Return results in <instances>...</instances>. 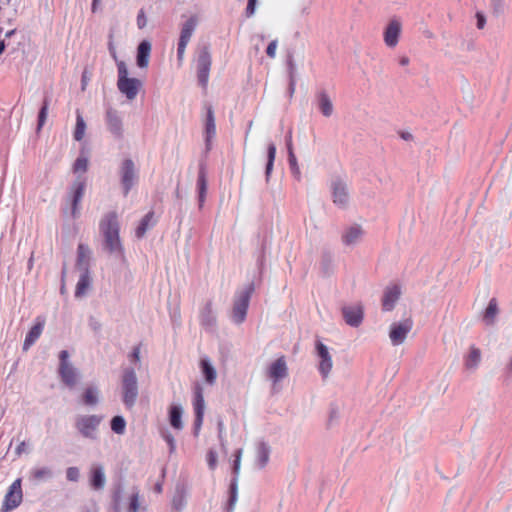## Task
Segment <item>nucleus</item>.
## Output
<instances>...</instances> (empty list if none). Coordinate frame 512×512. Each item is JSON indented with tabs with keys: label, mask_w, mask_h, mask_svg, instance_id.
<instances>
[{
	"label": "nucleus",
	"mask_w": 512,
	"mask_h": 512,
	"mask_svg": "<svg viewBox=\"0 0 512 512\" xmlns=\"http://www.w3.org/2000/svg\"><path fill=\"white\" fill-rule=\"evenodd\" d=\"M67 477L70 480H74L78 477H80V472L78 468L71 467L67 470Z\"/></svg>",
	"instance_id": "41"
},
{
	"label": "nucleus",
	"mask_w": 512,
	"mask_h": 512,
	"mask_svg": "<svg viewBox=\"0 0 512 512\" xmlns=\"http://www.w3.org/2000/svg\"><path fill=\"white\" fill-rule=\"evenodd\" d=\"M496 312H497L496 305L494 303H489V305L485 311V318L487 320H492V318L494 317Z\"/></svg>",
	"instance_id": "39"
},
{
	"label": "nucleus",
	"mask_w": 512,
	"mask_h": 512,
	"mask_svg": "<svg viewBox=\"0 0 512 512\" xmlns=\"http://www.w3.org/2000/svg\"><path fill=\"white\" fill-rule=\"evenodd\" d=\"M343 316L347 324L358 326L363 319V309L359 305L347 306L343 309Z\"/></svg>",
	"instance_id": "18"
},
{
	"label": "nucleus",
	"mask_w": 512,
	"mask_h": 512,
	"mask_svg": "<svg viewBox=\"0 0 512 512\" xmlns=\"http://www.w3.org/2000/svg\"><path fill=\"white\" fill-rule=\"evenodd\" d=\"M226 502L224 510L226 512H234L238 500V485L237 482H230L226 490Z\"/></svg>",
	"instance_id": "19"
},
{
	"label": "nucleus",
	"mask_w": 512,
	"mask_h": 512,
	"mask_svg": "<svg viewBox=\"0 0 512 512\" xmlns=\"http://www.w3.org/2000/svg\"><path fill=\"white\" fill-rule=\"evenodd\" d=\"M137 24L140 28H144L148 24V19L144 14H140L137 19Z\"/></svg>",
	"instance_id": "43"
},
{
	"label": "nucleus",
	"mask_w": 512,
	"mask_h": 512,
	"mask_svg": "<svg viewBox=\"0 0 512 512\" xmlns=\"http://www.w3.org/2000/svg\"><path fill=\"white\" fill-rule=\"evenodd\" d=\"M402 22L398 19L390 20L383 30V40L387 47L395 48L402 33Z\"/></svg>",
	"instance_id": "9"
},
{
	"label": "nucleus",
	"mask_w": 512,
	"mask_h": 512,
	"mask_svg": "<svg viewBox=\"0 0 512 512\" xmlns=\"http://www.w3.org/2000/svg\"><path fill=\"white\" fill-rule=\"evenodd\" d=\"M155 491L157 493H161L162 492V484L161 483H157L156 486H155Z\"/></svg>",
	"instance_id": "48"
},
{
	"label": "nucleus",
	"mask_w": 512,
	"mask_h": 512,
	"mask_svg": "<svg viewBox=\"0 0 512 512\" xmlns=\"http://www.w3.org/2000/svg\"><path fill=\"white\" fill-rule=\"evenodd\" d=\"M478 26H479L480 28H482V27H483V20H482V19H480V20H479Z\"/></svg>",
	"instance_id": "50"
},
{
	"label": "nucleus",
	"mask_w": 512,
	"mask_h": 512,
	"mask_svg": "<svg viewBox=\"0 0 512 512\" xmlns=\"http://www.w3.org/2000/svg\"><path fill=\"white\" fill-rule=\"evenodd\" d=\"M94 490H100L103 488L105 482H91Z\"/></svg>",
	"instance_id": "45"
},
{
	"label": "nucleus",
	"mask_w": 512,
	"mask_h": 512,
	"mask_svg": "<svg viewBox=\"0 0 512 512\" xmlns=\"http://www.w3.org/2000/svg\"><path fill=\"white\" fill-rule=\"evenodd\" d=\"M183 491H184L183 485L178 484L176 486V495L173 498V506L176 509H180L183 506Z\"/></svg>",
	"instance_id": "34"
},
{
	"label": "nucleus",
	"mask_w": 512,
	"mask_h": 512,
	"mask_svg": "<svg viewBox=\"0 0 512 512\" xmlns=\"http://www.w3.org/2000/svg\"><path fill=\"white\" fill-rule=\"evenodd\" d=\"M383 306L385 310L396 309L397 314L406 313V303L401 298V293L398 288L389 289L383 299Z\"/></svg>",
	"instance_id": "10"
},
{
	"label": "nucleus",
	"mask_w": 512,
	"mask_h": 512,
	"mask_svg": "<svg viewBox=\"0 0 512 512\" xmlns=\"http://www.w3.org/2000/svg\"><path fill=\"white\" fill-rule=\"evenodd\" d=\"M61 375L67 384H73L77 378L75 369L66 362L61 365Z\"/></svg>",
	"instance_id": "23"
},
{
	"label": "nucleus",
	"mask_w": 512,
	"mask_h": 512,
	"mask_svg": "<svg viewBox=\"0 0 512 512\" xmlns=\"http://www.w3.org/2000/svg\"><path fill=\"white\" fill-rule=\"evenodd\" d=\"M102 418L97 415H88L81 417L77 422L79 431L86 437H94Z\"/></svg>",
	"instance_id": "12"
},
{
	"label": "nucleus",
	"mask_w": 512,
	"mask_h": 512,
	"mask_svg": "<svg viewBox=\"0 0 512 512\" xmlns=\"http://www.w3.org/2000/svg\"><path fill=\"white\" fill-rule=\"evenodd\" d=\"M269 447L262 442H248L232 458V468L238 476L250 477L268 461Z\"/></svg>",
	"instance_id": "1"
},
{
	"label": "nucleus",
	"mask_w": 512,
	"mask_h": 512,
	"mask_svg": "<svg viewBox=\"0 0 512 512\" xmlns=\"http://www.w3.org/2000/svg\"><path fill=\"white\" fill-rule=\"evenodd\" d=\"M235 435V428L233 425H220V437L223 445H227L230 443L231 438Z\"/></svg>",
	"instance_id": "28"
},
{
	"label": "nucleus",
	"mask_w": 512,
	"mask_h": 512,
	"mask_svg": "<svg viewBox=\"0 0 512 512\" xmlns=\"http://www.w3.org/2000/svg\"><path fill=\"white\" fill-rule=\"evenodd\" d=\"M126 428V421L122 416H115L111 420V429L117 434H123Z\"/></svg>",
	"instance_id": "32"
},
{
	"label": "nucleus",
	"mask_w": 512,
	"mask_h": 512,
	"mask_svg": "<svg viewBox=\"0 0 512 512\" xmlns=\"http://www.w3.org/2000/svg\"><path fill=\"white\" fill-rule=\"evenodd\" d=\"M34 476L37 478H46V477H51L52 475H51L50 470H48L46 468H41L35 472Z\"/></svg>",
	"instance_id": "42"
},
{
	"label": "nucleus",
	"mask_w": 512,
	"mask_h": 512,
	"mask_svg": "<svg viewBox=\"0 0 512 512\" xmlns=\"http://www.w3.org/2000/svg\"><path fill=\"white\" fill-rule=\"evenodd\" d=\"M185 409L180 403H171L167 408V417L170 426L175 430H182L185 426Z\"/></svg>",
	"instance_id": "11"
},
{
	"label": "nucleus",
	"mask_w": 512,
	"mask_h": 512,
	"mask_svg": "<svg viewBox=\"0 0 512 512\" xmlns=\"http://www.w3.org/2000/svg\"><path fill=\"white\" fill-rule=\"evenodd\" d=\"M194 409L196 413V425L199 427L203 420L205 411V401L202 395L198 394L194 403Z\"/></svg>",
	"instance_id": "26"
},
{
	"label": "nucleus",
	"mask_w": 512,
	"mask_h": 512,
	"mask_svg": "<svg viewBox=\"0 0 512 512\" xmlns=\"http://www.w3.org/2000/svg\"><path fill=\"white\" fill-rule=\"evenodd\" d=\"M5 50V43L4 41H0V55L3 53V51Z\"/></svg>",
	"instance_id": "49"
},
{
	"label": "nucleus",
	"mask_w": 512,
	"mask_h": 512,
	"mask_svg": "<svg viewBox=\"0 0 512 512\" xmlns=\"http://www.w3.org/2000/svg\"><path fill=\"white\" fill-rule=\"evenodd\" d=\"M248 307V297L247 296H241L239 299L236 300L234 307H233V319L234 321L240 323L244 320L246 316V311Z\"/></svg>",
	"instance_id": "20"
},
{
	"label": "nucleus",
	"mask_w": 512,
	"mask_h": 512,
	"mask_svg": "<svg viewBox=\"0 0 512 512\" xmlns=\"http://www.w3.org/2000/svg\"><path fill=\"white\" fill-rule=\"evenodd\" d=\"M206 128L208 133L213 134L215 132V124L211 112L208 114Z\"/></svg>",
	"instance_id": "40"
},
{
	"label": "nucleus",
	"mask_w": 512,
	"mask_h": 512,
	"mask_svg": "<svg viewBox=\"0 0 512 512\" xmlns=\"http://www.w3.org/2000/svg\"><path fill=\"white\" fill-rule=\"evenodd\" d=\"M319 107L322 114L329 117L333 113V103L327 95H322L319 100Z\"/></svg>",
	"instance_id": "30"
},
{
	"label": "nucleus",
	"mask_w": 512,
	"mask_h": 512,
	"mask_svg": "<svg viewBox=\"0 0 512 512\" xmlns=\"http://www.w3.org/2000/svg\"><path fill=\"white\" fill-rule=\"evenodd\" d=\"M120 498H121V488H120V486H118L115 489L114 495H113V500H114L115 506H118V504L120 502Z\"/></svg>",
	"instance_id": "44"
},
{
	"label": "nucleus",
	"mask_w": 512,
	"mask_h": 512,
	"mask_svg": "<svg viewBox=\"0 0 512 512\" xmlns=\"http://www.w3.org/2000/svg\"><path fill=\"white\" fill-rule=\"evenodd\" d=\"M139 498H140V496H139L138 492H133L131 494L129 507H128L129 512H138L139 511V509H140Z\"/></svg>",
	"instance_id": "35"
},
{
	"label": "nucleus",
	"mask_w": 512,
	"mask_h": 512,
	"mask_svg": "<svg viewBox=\"0 0 512 512\" xmlns=\"http://www.w3.org/2000/svg\"><path fill=\"white\" fill-rule=\"evenodd\" d=\"M413 327V321L411 318V309H409L408 315L403 314V317L399 320H395L389 328V338L394 345L402 344L408 334L411 332Z\"/></svg>",
	"instance_id": "4"
},
{
	"label": "nucleus",
	"mask_w": 512,
	"mask_h": 512,
	"mask_svg": "<svg viewBox=\"0 0 512 512\" xmlns=\"http://www.w3.org/2000/svg\"><path fill=\"white\" fill-rule=\"evenodd\" d=\"M122 390L124 403L132 406L138 396V379L134 371H129L125 374Z\"/></svg>",
	"instance_id": "7"
},
{
	"label": "nucleus",
	"mask_w": 512,
	"mask_h": 512,
	"mask_svg": "<svg viewBox=\"0 0 512 512\" xmlns=\"http://www.w3.org/2000/svg\"><path fill=\"white\" fill-rule=\"evenodd\" d=\"M22 482H12L10 485L2 504L1 511L2 512H10L16 509L22 502L23 493H22Z\"/></svg>",
	"instance_id": "8"
},
{
	"label": "nucleus",
	"mask_w": 512,
	"mask_h": 512,
	"mask_svg": "<svg viewBox=\"0 0 512 512\" xmlns=\"http://www.w3.org/2000/svg\"><path fill=\"white\" fill-rule=\"evenodd\" d=\"M289 164H290L292 173L295 176L300 177L301 169L297 163V159H296L291 147H289Z\"/></svg>",
	"instance_id": "33"
},
{
	"label": "nucleus",
	"mask_w": 512,
	"mask_h": 512,
	"mask_svg": "<svg viewBox=\"0 0 512 512\" xmlns=\"http://www.w3.org/2000/svg\"><path fill=\"white\" fill-rule=\"evenodd\" d=\"M117 88L119 92L132 101L143 90L144 80L136 77L125 61H117Z\"/></svg>",
	"instance_id": "2"
},
{
	"label": "nucleus",
	"mask_w": 512,
	"mask_h": 512,
	"mask_svg": "<svg viewBox=\"0 0 512 512\" xmlns=\"http://www.w3.org/2000/svg\"><path fill=\"white\" fill-rule=\"evenodd\" d=\"M334 203L344 206L349 201L348 188L345 182L337 180L332 184Z\"/></svg>",
	"instance_id": "17"
},
{
	"label": "nucleus",
	"mask_w": 512,
	"mask_h": 512,
	"mask_svg": "<svg viewBox=\"0 0 512 512\" xmlns=\"http://www.w3.org/2000/svg\"><path fill=\"white\" fill-rule=\"evenodd\" d=\"M200 23V18L197 15L190 16L183 24L181 35L178 43V57L182 59L185 49L190 42V39Z\"/></svg>",
	"instance_id": "6"
},
{
	"label": "nucleus",
	"mask_w": 512,
	"mask_h": 512,
	"mask_svg": "<svg viewBox=\"0 0 512 512\" xmlns=\"http://www.w3.org/2000/svg\"><path fill=\"white\" fill-rule=\"evenodd\" d=\"M208 461H209L210 466H213L214 463L216 462V455L214 453H210Z\"/></svg>",
	"instance_id": "46"
},
{
	"label": "nucleus",
	"mask_w": 512,
	"mask_h": 512,
	"mask_svg": "<svg viewBox=\"0 0 512 512\" xmlns=\"http://www.w3.org/2000/svg\"><path fill=\"white\" fill-rule=\"evenodd\" d=\"M119 228V222L114 216H108L101 221L100 231L104 248L110 253H120L122 251Z\"/></svg>",
	"instance_id": "3"
},
{
	"label": "nucleus",
	"mask_w": 512,
	"mask_h": 512,
	"mask_svg": "<svg viewBox=\"0 0 512 512\" xmlns=\"http://www.w3.org/2000/svg\"><path fill=\"white\" fill-rule=\"evenodd\" d=\"M201 368L205 380L209 383H213L217 378V372L214 366L208 361H203Z\"/></svg>",
	"instance_id": "25"
},
{
	"label": "nucleus",
	"mask_w": 512,
	"mask_h": 512,
	"mask_svg": "<svg viewBox=\"0 0 512 512\" xmlns=\"http://www.w3.org/2000/svg\"><path fill=\"white\" fill-rule=\"evenodd\" d=\"M482 359L481 351L476 347H470L466 356V366L469 369H476Z\"/></svg>",
	"instance_id": "21"
},
{
	"label": "nucleus",
	"mask_w": 512,
	"mask_h": 512,
	"mask_svg": "<svg viewBox=\"0 0 512 512\" xmlns=\"http://www.w3.org/2000/svg\"><path fill=\"white\" fill-rule=\"evenodd\" d=\"M89 166V158L88 156L81 154L75 161L73 165V170L75 173L84 174Z\"/></svg>",
	"instance_id": "29"
},
{
	"label": "nucleus",
	"mask_w": 512,
	"mask_h": 512,
	"mask_svg": "<svg viewBox=\"0 0 512 512\" xmlns=\"http://www.w3.org/2000/svg\"><path fill=\"white\" fill-rule=\"evenodd\" d=\"M44 120V112L41 113V123L43 122Z\"/></svg>",
	"instance_id": "51"
},
{
	"label": "nucleus",
	"mask_w": 512,
	"mask_h": 512,
	"mask_svg": "<svg viewBox=\"0 0 512 512\" xmlns=\"http://www.w3.org/2000/svg\"><path fill=\"white\" fill-rule=\"evenodd\" d=\"M41 332L42 328L40 325H35L34 327H32L26 336L24 348H29L34 343V341L40 336Z\"/></svg>",
	"instance_id": "31"
},
{
	"label": "nucleus",
	"mask_w": 512,
	"mask_h": 512,
	"mask_svg": "<svg viewBox=\"0 0 512 512\" xmlns=\"http://www.w3.org/2000/svg\"><path fill=\"white\" fill-rule=\"evenodd\" d=\"M85 193V185L82 181H76L69 192L67 199L65 214L76 218L80 215L81 203Z\"/></svg>",
	"instance_id": "5"
},
{
	"label": "nucleus",
	"mask_w": 512,
	"mask_h": 512,
	"mask_svg": "<svg viewBox=\"0 0 512 512\" xmlns=\"http://www.w3.org/2000/svg\"><path fill=\"white\" fill-rule=\"evenodd\" d=\"M317 353L321 373L324 375L329 374L333 367V360L329 349L320 343L317 345Z\"/></svg>",
	"instance_id": "15"
},
{
	"label": "nucleus",
	"mask_w": 512,
	"mask_h": 512,
	"mask_svg": "<svg viewBox=\"0 0 512 512\" xmlns=\"http://www.w3.org/2000/svg\"><path fill=\"white\" fill-rule=\"evenodd\" d=\"M92 480H103L105 478V470L102 465L95 464L91 467Z\"/></svg>",
	"instance_id": "36"
},
{
	"label": "nucleus",
	"mask_w": 512,
	"mask_h": 512,
	"mask_svg": "<svg viewBox=\"0 0 512 512\" xmlns=\"http://www.w3.org/2000/svg\"><path fill=\"white\" fill-rule=\"evenodd\" d=\"M287 367L282 359L276 360L270 369L271 376L275 379H281L286 376Z\"/></svg>",
	"instance_id": "22"
},
{
	"label": "nucleus",
	"mask_w": 512,
	"mask_h": 512,
	"mask_svg": "<svg viewBox=\"0 0 512 512\" xmlns=\"http://www.w3.org/2000/svg\"><path fill=\"white\" fill-rule=\"evenodd\" d=\"M362 236V231L358 227H352L346 231L343 236L344 242L346 244L352 245L357 243Z\"/></svg>",
	"instance_id": "27"
},
{
	"label": "nucleus",
	"mask_w": 512,
	"mask_h": 512,
	"mask_svg": "<svg viewBox=\"0 0 512 512\" xmlns=\"http://www.w3.org/2000/svg\"><path fill=\"white\" fill-rule=\"evenodd\" d=\"M85 401L89 404H94L99 399V391L97 389H88L85 393Z\"/></svg>",
	"instance_id": "37"
},
{
	"label": "nucleus",
	"mask_w": 512,
	"mask_h": 512,
	"mask_svg": "<svg viewBox=\"0 0 512 512\" xmlns=\"http://www.w3.org/2000/svg\"><path fill=\"white\" fill-rule=\"evenodd\" d=\"M93 251L86 245H79L77 250V271L90 270Z\"/></svg>",
	"instance_id": "13"
},
{
	"label": "nucleus",
	"mask_w": 512,
	"mask_h": 512,
	"mask_svg": "<svg viewBox=\"0 0 512 512\" xmlns=\"http://www.w3.org/2000/svg\"><path fill=\"white\" fill-rule=\"evenodd\" d=\"M274 50H275L274 46L269 45V46H268V49H267V53H268L270 56H273V55H274Z\"/></svg>",
	"instance_id": "47"
},
{
	"label": "nucleus",
	"mask_w": 512,
	"mask_h": 512,
	"mask_svg": "<svg viewBox=\"0 0 512 512\" xmlns=\"http://www.w3.org/2000/svg\"><path fill=\"white\" fill-rule=\"evenodd\" d=\"M87 125L84 119L78 115L76 119V125L73 130V137L76 141H82L86 135Z\"/></svg>",
	"instance_id": "24"
},
{
	"label": "nucleus",
	"mask_w": 512,
	"mask_h": 512,
	"mask_svg": "<svg viewBox=\"0 0 512 512\" xmlns=\"http://www.w3.org/2000/svg\"><path fill=\"white\" fill-rule=\"evenodd\" d=\"M79 279L75 288L76 297L80 298L85 296L92 287V274L90 270L78 271Z\"/></svg>",
	"instance_id": "14"
},
{
	"label": "nucleus",
	"mask_w": 512,
	"mask_h": 512,
	"mask_svg": "<svg viewBox=\"0 0 512 512\" xmlns=\"http://www.w3.org/2000/svg\"><path fill=\"white\" fill-rule=\"evenodd\" d=\"M151 43L142 41L137 47L136 64L140 69H147L150 61Z\"/></svg>",
	"instance_id": "16"
},
{
	"label": "nucleus",
	"mask_w": 512,
	"mask_h": 512,
	"mask_svg": "<svg viewBox=\"0 0 512 512\" xmlns=\"http://www.w3.org/2000/svg\"><path fill=\"white\" fill-rule=\"evenodd\" d=\"M275 155H276V147L274 145H271L269 147V151H268V157H269V161H268V164H267V172L268 173L272 169V165H273V161H274Z\"/></svg>",
	"instance_id": "38"
}]
</instances>
